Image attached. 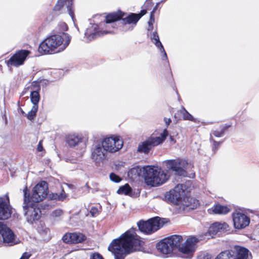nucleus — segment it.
<instances>
[{"label":"nucleus","instance_id":"f257e3e1","mask_svg":"<svg viewBox=\"0 0 259 259\" xmlns=\"http://www.w3.org/2000/svg\"><path fill=\"white\" fill-rule=\"evenodd\" d=\"M145 14H146V11L142 10L139 14L131 13L124 18H123L124 14L120 11L118 13L110 14L106 16V22L101 24V26H105V29L99 30V27L97 24H93L87 29L84 34L87 40L90 41L98 36L107 33H114V31L110 30V28L111 27L114 28L116 22L121 19H122V23L124 24V27H126L127 25L130 24H133L135 26L141 17Z\"/></svg>","mask_w":259,"mask_h":259},{"label":"nucleus","instance_id":"f03ea898","mask_svg":"<svg viewBox=\"0 0 259 259\" xmlns=\"http://www.w3.org/2000/svg\"><path fill=\"white\" fill-rule=\"evenodd\" d=\"M144 242L136 234L135 229H131L122 234L118 239L114 240L108 247L115 259H124L131 252L140 250Z\"/></svg>","mask_w":259,"mask_h":259},{"label":"nucleus","instance_id":"7ed1b4c3","mask_svg":"<svg viewBox=\"0 0 259 259\" xmlns=\"http://www.w3.org/2000/svg\"><path fill=\"white\" fill-rule=\"evenodd\" d=\"M71 39V36L67 33L52 35L40 44L38 51L42 55L61 52L68 47Z\"/></svg>","mask_w":259,"mask_h":259},{"label":"nucleus","instance_id":"20e7f679","mask_svg":"<svg viewBox=\"0 0 259 259\" xmlns=\"http://www.w3.org/2000/svg\"><path fill=\"white\" fill-rule=\"evenodd\" d=\"M174 249H178L180 255L184 258H191L195 252L196 243L199 239L194 236H189L184 243L182 244L183 239L182 236L175 235L166 238Z\"/></svg>","mask_w":259,"mask_h":259},{"label":"nucleus","instance_id":"39448f33","mask_svg":"<svg viewBox=\"0 0 259 259\" xmlns=\"http://www.w3.org/2000/svg\"><path fill=\"white\" fill-rule=\"evenodd\" d=\"M143 177L148 185L156 187L165 183L169 176L160 168L146 166L143 167Z\"/></svg>","mask_w":259,"mask_h":259},{"label":"nucleus","instance_id":"423d86ee","mask_svg":"<svg viewBox=\"0 0 259 259\" xmlns=\"http://www.w3.org/2000/svg\"><path fill=\"white\" fill-rule=\"evenodd\" d=\"M27 188L24 190V205L23 208L27 221L30 224H33L38 221L41 215V211L38 207L30 203L29 194L27 195Z\"/></svg>","mask_w":259,"mask_h":259},{"label":"nucleus","instance_id":"0eeeda50","mask_svg":"<svg viewBox=\"0 0 259 259\" xmlns=\"http://www.w3.org/2000/svg\"><path fill=\"white\" fill-rule=\"evenodd\" d=\"M163 224V220L158 217L151 218L147 221L141 220L137 223L139 230L147 235L154 233L162 227Z\"/></svg>","mask_w":259,"mask_h":259},{"label":"nucleus","instance_id":"6e6552de","mask_svg":"<svg viewBox=\"0 0 259 259\" xmlns=\"http://www.w3.org/2000/svg\"><path fill=\"white\" fill-rule=\"evenodd\" d=\"M168 135V132L164 129L159 137L151 136L148 138L145 141L139 144L138 151L141 153L147 154L153 147L156 146L165 140Z\"/></svg>","mask_w":259,"mask_h":259},{"label":"nucleus","instance_id":"1a4fd4ad","mask_svg":"<svg viewBox=\"0 0 259 259\" xmlns=\"http://www.w3.org/2000/svg\"><path fill=\"white\" fill-rule=\"evenodd\" d=\"M165 163L167 169L174 172L176 175L186 176V169L188 163L186 160L178 158L166 160Z\"/></svg>","mask_w":259,"mask_h":259},{"label":"nucleus","instance_id":"9d476101","mask_svg":"<svg viewBox=\"0 0 259 259\" xmlns=\"http://www.w3.org/2000/svg\"><path fill=\"white\" fill-rule=\"evenodd\" d=\"M48 193V184L45 181L38 183L32 190L31 197H29L30 203H38L42 201Z\"/></svg>","mask_w":259,"mask_h":259},{"label":"nucleus","instance_id":"9b49d317","mask_svg":"<svg viewBox=\"0 0 259 259\" xmlns=\"http://www.w3.org/2000/svg\"><path fill=\"white\" fill-rule=\"evenodd\" d=\"M102 145L106 151L114 153L122 147L123 141L119 137H111L105 138Z\"/></svg>","mask_w":259,"mask_h":259},{"label":"nucleus","instance_id":"f8f14e48","mask_svg":"<svg viewBox=\"0 0 259 259\" xmlns=\"http://www.w3.org/2000/svg\"><path fill=\"white\" fill-rule=\"evenodd\" d=\"M30 53L29 51L25 50H21L17 52L7 61V65L9 67H18L23 65Z\"/></svg>","mask_w":259,"mask_h":259},{"label":"nucleus","instance_id":"ddd939ff","mask_svg":"<svg viewBox=\"0 0 259 259\" xmlns=\"http://www.w3.org/2000/svg\"><path fill=\"white\" fill-rule=\"evenodd\" d=\"M12 207L10 204L8 194L4 197H0V220H7L11 216Z\"/></svg>","mask_w":259,"mask_h":259},{"label":"nucleus","instance_id":"4468645a","mask_svg":"<svg viewBox=\"0 0 259 259\" xmlns=\"http://www.w3.org/2000/svg\"><path fill=\"white\" fill-rule=\"evenodd\" d=\"M234 226L237 229H242L248 226L250 223V218L245 214L239 212H234L232 214Z\"/></svg>","mask_w":259,"mask_h":259},{"label":"nucleus","instance_id":"2eb2a0df","mask_svg":"<svg viewBox=\"0 0 259 259\" xmlns=\"http://www.w3.org/2000/svg\"><path fill=\"white\" fill-rule=\"evenodd\" d=\"M184 193L183 185L178 184L173 189L166 192L165 199L169 202L178 204Z\"/></svg>","mask_w":259,"mask_h":259},{"label":"nucleus","instance_id":"dca6fc26","mask_svg":"<svg viewBox=\"0 0 259 259\" xmlns=\"http://www.w3.org/2000/svg\"><path fill=\"white\" fill-rule=\"evenodd\" d=\"M0 234L3 237V242L5 245L12 246L17 243L13 232L1 222H0Z\"/></svg>","mask_w":259,"mask_h":259},{"label":"nucleus","instance_id":"f3484780","mask_svg":"<svg viewBox=\"0 0 259 259\" xmlns=\"http://www.w3.org/2000/svg\"><path fill=\"white\" fill-rule=\"evenodd\" d=\"M102 145L98 144L93 146L91 150V158L97 164L102 162L105 158V152Z\"/></svg>","mask_w":259,"mask_h":259},{"label":"nucleus","instance_id":"a211bd4d","mask_svg":"<svg viewBox=\"0 0 259 259\" xmlns=\"http://www.w3.org/2000/svg\"><path fill=\"white\" fill-rule=\"evenodd\" d=\"M85 239V235L80 233H66L62 238V240L65 243L73 244L81 243Z\"/></svg>","mask_w":259,"mask_h":259},{"label":"nucleus","instance_id":"6ab92c4d","mask_svg":"<svg viewBox=\"0 0 259 259\" xmlns=\"http://www.w3.org/2000/svg\"><path fill=\"white\" fill-rule=\"evenodd\" d=\"M229 226L226 223L216 222L212 224L208 229L210 236H213L219 233L224 232L228 230Z\"/></svg>","mask_w":259,"mask_h":259},{"label":"nucleus","instance_id":"aec40b11","mask_svg":"<svg viewBox=\"0 0 259 259\" xmlns=\"http://www.w3.org/2000/svg\"><path fill=\"white\" fill-rule=\"evenodd\" d=\"M234 253V259H250L251 253L246 248L235 246L233 250Z\"/></svg>","mask_w":259,"mask_h":259},{"label":"nucleus","instance_id":"412c9836","mask_svg":"<svg viewBox=\"0 0 259 259\" xmlns=\"http://www.w3.org/2000/svg\"><path fill=\"white\" fill-rule=\"evenodd\" d=\"M156 248L159 252L164 254L171 253L174 250L166 238L158 242L156 245Z\"/></svg>","mask_w":259,"mask_h":259},{"label":"nucleus","instance_id":"4be33fe9","mask_svg":"<svg viewBox=\"0 0 259 259\" xmlns=\"http://www.w3.org/2000/svg\"><path fill=\"white\" fill-rule=\"evenodd\" d=\"M72 0H58V3L54 8V10L60 11L64 6H66L69 15L73 19L74 15L72 10Z\"/></svg>","mask_w":259,"mask_h":259},{"label":"nucleus","instance_id":"5701e85b","mask_svg":"<svg viewBox=\"0 0 259 259\" xmlns=\"http://www.w3.org/2000/svg\"><path fill=\"white\" fill-rule=\"evenodd\" d=\"M210 210L212 211L215 214H226L230 211V209L227 206L217 204L213 206Z\"/></svg>","mask_w":259,"mask_h":259},{"label":"nucleus","instance_id":"b1692460","mask_svg":"<svg viewBox=\"0 0 259 259\" xmlns=\"http://www.w3.org/2000/svg\"><path fill=\"white\" fill-rule=\"evenodd\" d=\"M81 137L78 135H68L66 138V142L70 147H74L81 141Z\"/></svg>","mask_w":259,"mask_h":259},{"label":"nucleus","instance_id":"393cba45","mask_svg":"<svg viewBox=\"0 0 259 259\" xmlns=\"http://www.w3.org/2000/svg\"><path fill=\"white\" fill-rule=\"evenodd\" d=\"M215 259H234L233 250L221 252L215 257Z\"/></svg>","mask_w":259,"mask_h":259},{"label":"nucleus","instance_id":"a878e982","mask_svg":"<svg viewBox=\"0 0 259 259\" xmlns=\"http://www.w3.org/2000/svg\"><path fill=\"white\" fill-rule=\"evenodd\" d=\"M49 197L52 200L63 201L66 198L67 195L65 194L64 190L62 189L60 194L52 193L50 195Z\"/></svg>","mask_w":259,"mask_h":259},{"label":"nucleus","instance_id":"bb28decb","mask_svg":"<svg viewBox=\"0 0 259 259\" xmlns=\"http://www.w3.org/2000/svg\"><path fill=\"white\" fill-rule=\"evenodd\" d=\"M119 194H124L125 195H131L132 193V189L128 184H125L121 186L117 191Z\"/></svg>","mask_w":259,"mask_h":259},{"label":"nucleus","instance_id":"cd10ccee","mask_svg":"<svg viewBox=\"0 0 259 259\" xmlns=\"http://www.w3.org/2000/svg\"><path fill=\"white\" fill-rule=\"evenodd\" d=\"M180 112L183 115V118L184 120L192 121H195L193 116L190 114L183 106H182V109L180 110Z\"/></svg>","mask_w":259,"mask_h":259},{"label":"nucleus","instance_id":"c85d7f7f","mask_svg":"<svg viewBox=\"0 0 259 259\" xmlns=\"http://www.w3.org/2000/svg\"><path fill=\"white\" fill-rule=\"evenodd\" d=\"M30 99L33 105H38L40 100V96L37 91H32L30 94Z\"/></svg>","mask_w":259,"mask_h":259},{"label":"nucleus","instance_id":"c756f323","mask_svg":"<svg viewBox=\"0 0 259 259\" xmlns=\"http://www.w3.org/2000/svg\"><path fill=\"white\" fill-rule=\"evenodd\" d=\"M68 30V26L64 22H60L56 28V34L62 35V33H65V31Z\"/></svg>","mask_w":259,"mask_h":259},{"label":"nucleus","instance_id":"7c9ffc66","mask_svg":"<svg viewBox=\"0 0 259 259\" xmlns=\"http://www.w3.org/2000/svg\"><path fill=\"white\" fill-rule=\"evenodd\" d=\"M38 105H33L31 110L27 114V118L30 120H32L34 119L36 116V112L38 110Z\"/></svg>","mask_w":259,"mask_h":259},{"label":"nucleus","instance_id":"2f4dec72","mask_svg":"<svg viewBox=\"0 0 259 259\" xmlns=\"http://www.w3.org/2000/svg\"><path fill=\"white\" fill-rule=\"evenodd\" d=\"M151 39L157 48H159V46L162 45L159 40V36L156 32H154L153 33V34L151 36Z\"/></svg>","mask_w":259,"mask_h":259},{"label":"nucleus","instance_id":"473e14b6","mask_svg":"<svg viewBox=\"0 0 259 259\" xmlns=\"http://www.w3.org/2000/svg\"><path fill=\"white\" fill-rule=\"evenodd\" d=\"M229 125L222 126L220 131H214L213 132V135L216 137H222L224 136L225 132L228 128Z\"/></svg>","mask_w":259,"mask_h":259},{"label":"nucleus","instance_id":"72a5a7b5","mask_svg":"<svg viewBox=\"0 0 259 259\" xmlns=\"http://www.w3.org/2000/svg\"><path fill=\"white\" fill-rule=\"evenodd\" d=\"M109 177L111 181L115 183H119L121 180V179L118 176L113 172L110 174Z\"/></svg>","mask_w":259,"mask_h":259},{"label":"nucleus","instance_id":"f704fd0d","mask_svg":"<svg viewBox=\"0 0 259 259\" xmlns=\"http://www.w3.org/2000/svg\"><path fill=\"white\" fill-rule=\"evenodd\" d=\"M153 3L152 2V0H146L143 7L144 8V10H146L147 11V10H150L153 6Z\"/></svg>","mask_w":259,"mask_h":259},{"label":"nucleus","instance_id":"c9c22d12","mask_svg":"<svg viewBox=\"0 0 259 259\" xmlns=\"http://www.w3.org/2000/svg\"><path fill=\"white\" fill-rule=\"evenodd\" d=\"M63 214V210L61 209H57L52 211L51 213V215L53 217L56 218V217H59L62 215Z\"/></svg>","mask_w":259,"mask_h":259},{"label":"nucleus","instance_id":"e433bc0d","mask_svg":"<svg viewBox=\"0 0 259 259\" xmlns=\"http://www.w3.org/2000/svg\"><path fill=\"white\" fill-rule=\"evenodd\" d=\"M158 49H159V50L161 52V53H162V56L161 57L162 59L163 60H166L167 59V54L164 49L163 46L161 45V46H159V48H158Z\"/></svg>","mask_w":259,"mask_h":259},{"label":"nucleus","instance_id":"4c0bfd02","mask_svg":"<svg viewBox=\"0 0 259 259\" xmlns=\"http://www.w3.org/2000/svg\"><path fill=\"white\" fill-rule=\"evenodd\" d=\"M90 259H104L102 256L98 252L92 253Z\"/></svg>","mask_w":259,"mask_h":259},{"label":"nucleus","instance_id":"58836bf2","mask_svg":"<svg viewBox=\"0 0 259 259\" xmlns=\"http://www.w3.org/2000/svg\"><path fill=\"white\" fill-rule=\"evenodd\" d=\"M90 213L93 217H95L98 214V208L95 207H93L91 209Z\"/></svg>","mask_w":259,"mask_h":259},{"label":"nucleus","instance_id":"ea45409f","mask_svg":"<svg viewBox=\"0 0 259 259\" xmlns=\"http://www.w3.org/2000/svg\"><path fill=\"white\" fill-rule=\"evenodd\" d=\"M210 141H211L213 142V150H215L219 147V146L220 145V143L215 141L211 138H210Z\"/></svg>","mask_w":259,"mask_h":259},{"label":"nucleus","instance_id":"a19ab883","mask_svg":"<svg viewBox=\"0 0 259 259\" xmlns=\"http://www.w3.org/2000/svg\"><path fill=\"white\" fill-rule=\"evenodd\" d=\"M31 254L28 252H24L20 259H29Z\"/></svg>","mask_w":259,"mask_h":259},{"label":"nucleus","instance_id":"79ce46f5","mask_svg":"<svg viewBox=\"0 0 259 259\" xmlns=\"http://www.w3.org/2000/svg\"><path fill=\"white\" fill-rule=\"evenodd\" d=\"M154 22V14H150V20L148 22V25H153Z\"/></svg>","mask_w":259,"mask_h":259},{"label":"nucleus","instance_id":"37998d69","mask_svg":"<svg viewBox=\"0 0 259 259\" xmlns=\"http://www.w3.org/2000/svg\"><path fill=\"white\" fill-rule=\"evenodd\" d=\"M42 141H40L37 147V150L38 152H41L43 150V147L42 145Z\"/></svg>","mask_w":259,"mask_h":259},{"label":"nucleus","instance_id":"c03bdc74","mask_svg":"<svg viewBox=\"0 0 259 259\" xmlns=\"http://www.w3.org/2000/svg\"><path fill=\"white\" fill-rule=\"evenodd\" d=\"M164 120L167 126L169 125L171 122V119L170 118H164Z\"/></svg>","mask_w":259,"mask_h":259},{"label":"nucleus","instance_id":"a18cd8bd","mask_svg":"<svg viewBox=\"0 0 259 259\" xmlns=\"http://www.w3.org/2000/svg\"><path fill=\"white\" fill-rule=\"evenodd\" d=\"M203 259H212L211 255L208 253L204 254Z\"/></svg>","mask_w":259,"mask_h":259},{"label":"nucleus","instance_id":"49530a36","mask_svg":"<svg viewBox=\"0 0 259 259\" xmlns=\"http://www.w3.org/2000/svg\"><path fill=\"white\" fill-rule=\"evenodd\" d=\"M159 3H157L156 5L155 6V7L153 8V11L151 12V14H154V13H155V11L157 10V7L159 5Z\"/></svg>","mask_w":259,"mask_h":259},{"label":"nucleus","instance_id":"de8ad7c7","mask_svg":"<svg viewBox=\"0 0 259 259\" xmlns=\"http://www.w3.org/2000/svg\"><path fill=\"white\" fill-rule=\"evenodd\" d=\"M153 25H149L148 27V30L151 31L153 29Z\"/></svg>","mask_w":259,"mask_h":259},{"label":"nucleus","instance_id":"09e8293b","mask_svg":"<svg viewBox=\"0 0 259 259\" xmlns=\"http://www.w3.org/2000/svg\"><path fill=\"white\" fill-rule=\"evenodd\" d=\"M44 232L45 233L47 234L48 233L50 232V230L48 228H45Z\"/></svg>","mask_w":259,"mask_h":259},{"label":"nucleus","instance_id":"8fccbe9b","mask_svg":"<svg viewBox=\"0 0 259 259\" xmlns=\"http://www.w3.org/2000/svg\"><path fill=\"white\" fill-rule=\"evenodd\" d=\"M21 112L23 115H24V116L27 117V114L25 112H24L22 110H21Z\"/></svg>","mask_w":259,"mask_h":259},{"label":"nucleus","instance_id":"3c124183","mask_svg":"<svg viewBox=\"0 0 259 259\" xmlns=\"http://www.w3.org/2000/svg\"><path fill=\"white\" fill-rule=\"evenodd\" d=\"M169 139H170V140L171 141H174V139L172 138V136H170V138Z\"/></svg>","mask_w":259,"mask_h":259},{"label":"nucleus","instance_id":"603ef678","mask_svg":"<svg viewBox=\"0 0 259 259\" xmlns=\"http://www.w3.org/2000/svg\"><path fill=\"white\" fill-rule=\"evenodd\" d=\"M192 200H193V199L192 198H191L190 200L191 201Z\"/></svg>","mask_w":259,"mask_h":259}]
</instances>
